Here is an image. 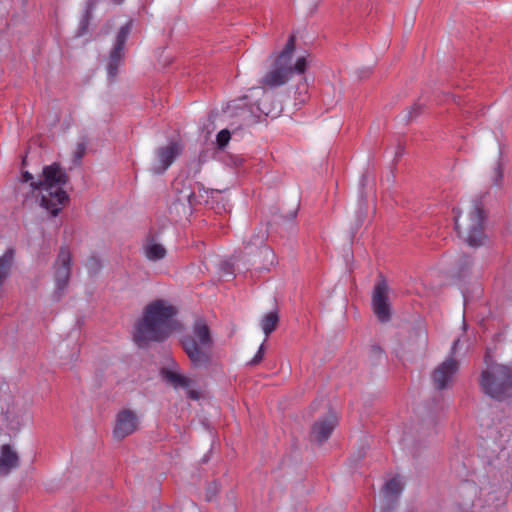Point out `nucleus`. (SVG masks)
<instances>
[{
    "label": "nucleus",
    "mask_w": 512,
    "mask_h": 512,
    "mask_svg": "<svg viewBox=\"0 0 512 512\" xmlns=\"http://www.w3.org/2000/svg\"><path fill=\"white\" fill-rule=\"evenodd\" d=\"M372 73V68L367 67L360 71V78L368 77Z\"/></svg>",
    "instance_id": "f704fd0d"
},
{
    "label": "nucleus",
    "mask_w": 512,
    "mask_h": 512,
    "mask_svg": "<svg viewBox=\"0 0 512 512\" xmlns=\"http://www.w3.org/2000/svg\"><path fill=\"white\" fill-rule=\"evenodd\" d=\"M425 104L419 100L411 104L400 115L401 123L405 126L413 124V122L424 112Z\"/></svg>",
    "instance_id": "b1692460"
},
{
    "label": "nucleus",
    "mask_w": 512,
    "mask_h": 512,
    "mask_svg": "<svg viewBox=\"0 0 512 512\" xmlns=\"http://www.w3.org/2000/svg\"><path fill=\"white\" fill-rule=\"evenodd\" d=\"M481 388L489 397L503 400L512 392V375L508 367L494 364L481 374Z\"/></svg>",
    "instance_id": "0eeeda50"
},
{
    "label": "nucleus",
    "mask_w": 512,
    "mask_h": 512,
    "mask_svg": "<svg viewBox=\"0 0 512 512\" xmlns=\"http://www.w3.org/2000/svg\"><path fill=\"white\" fill-rule=\"evenodd\" d=\"M98 0H87L85 2V9L80 20L75 37L79 38L88 33V28L93 17V10Z\"/></svg>",
    "instance_id": "412c9836"
},
{
    "label": "nucleus",
    "mask_w": 512,
    "mask_h": 512,
    "mask_svg": "<svg viewBox=\"0 0 512 512\" xmlns=\"http://www.w3.org/2000/svg\"><path fill=\"white\" fill-rule=\"evenodd\" d=\"M404 153V150L401 146H398L396 152H395V160H397L399 157H401Z\"/></svg>",
    "instance_id": "4c0bfd02"
},
{
    "label": "nucleus",
    "mask_w": 512,
    "mask_h": 512,
    "mask_svg": "<svg viewBox=\"0 0 512 512\" xmlns=\"http://www.w3.org/2000/svg\"><path fill=\"white\" fill-rule=\"evenodd\" d=\"M132 27V20H129L126 24L120 27L115 38V43L109 52L106 69L110 82H113L115 77L118 75V69L124 60L125 44L132 31Z\"/></svg>",
    "instance_id": "1a4fd4ad"
},
{
    "label": "nucleus",
    "mask_w": 512,
    "mask_h": 512,
    "mask_svg": "<svg viewBox=\"0 0 512 512\" xmlns=\"http://www.w3.org/2000/svg\"><path fill=\"white\" fill-rule=\"evenodd\" d=\"M306 67H307V61L305 59V57H299L295 64L293 65L291 63V69H292V76L294 75L295 72L297 73H304V71L306 70Z\"/></svg>",
    "instance_id": "7c9ffc66"
},
{
    "label": "nucleus",
    "mask_w": 512,
    "mask_h": 512,
    "mask_svg": "<svg viewBox=\"0 0 512 512\" xmlns=\"http://www.w3.org/2000/svg\"><path fill=\"white\" fill-rule=\"evenodd\" d=\"M501 155H502V152H500V157L497 160V162L495 163V167L493 170L492 181L495 186H500L502 184V180H503V163L501 160Z\"/></svg>",
    "instance_id": "bb28decb"
},
{
    "label": "nucleus",
    "mask_w": 512,
    "mask_h": 512,
    "mask_svg": "<svg viewBox=\"0 0 512 512\" xmlns=\"http://www.w3.org/2000/svg\"><path fill=\"white\" fill-rule=\"evenodd\" d=\"M225 161L228 165H231L233 167H239L243 164L244 159L238 155H229L227 156Z\"/></svg>",
    "instance_id": "72a5a7b5"
},
{
    "label": "nucleus",
    "mask_w": 512,
    "mask_h": 512,
    "mask_svg": "<svg viewBox=\"0 0 512 512\" xmlns=\"http://www.w3.org/2000/svg\"><path fill=\"white\" fill-rule=\"evenodd\" d=\"M279 323V315L277 310H273L265 314L260 320V327L265 334V339L276 329ZM266 340H264L265 342Z\"/></svg>",
    "instance_id": "393cba45"
},
{
    "label": "nucleus",
    "mask_w": 512,
    "mask_h": 512,
    "mask_svg": "<svg viewBox=\"0 0 512 512\" xmlns=\"http://www.w3.org/2000/svg\"><path fill=\"white\" fill-rule=\"evenodd\" d=\"M313 436L316 440H320V430L317 428V424L313 427Z\"/></svg>",
    "instance_id": "e433bc0d"
},
{
    "label": "nucleus",
    "mask_w": 512,
    "mask_h": 512,
    "mask_svg": "<svg viewBox=\"0 0 512 512\" xmlns=\"http://www.w3.org/2000/svg\"><path fill=\"white\" fill-rule=\"evenodd\" d=\"M265 239V232L263 230H259L252 235L248 242L245 243V249H248L252 245L255 246L265 262V269H268L267 266L274 264L275 254L269 246L265 245Z\"/></svg>",
    "instance_id": "dca6fc26"
},
{
    "label": "nucleus",
    "mask_w": 512,
    "mask_h": 512,
    "mask_svg": "<svg viewBox=\"0 0 512 512\" xmlns=\"http://www.w3.org/2000/svg\"><path fill=\"white\" fill-rule=\"evenodd\" d=\"M231 139V133L230 130H219L218 134L216 135V147L219 150H224V148L228 145L229 141Z\"/></svg>",
    "instance_id": "cd10ccee"
},
{
    "label": "nucleus",
    "mask_w": 512,
    "mask_h": 512,
    "mask_svg": "<svg viewBox=\"0 0 512 512\" xmlns=\"http://www.w3.org/2000/svg\"><path fill=\"white\" fill-rule=\"evenodd\" d=\"M222 269H223L225 272H227V273H230V274L232 273V272L230 271V264H229V263H225V264L223 265Z\"/></svg>",
    "instance_id": "ea45409f"
},
{
    "label": "nucleus",
    "mask_w": 512,
    "mask_h": 512,
    "mask_svg": "<svg viewBox=\"0 0 512 512\" xmlns=\"http://www.w3.org/2000/svg\"><path fill=\"white\" fill-rule=\"evenodd\" d=\"M43 180L31 182V187L37 189L41 194V206L52 216H57L62 209V205L68 201L69 197L64 190L68 181L66 172L59 164L53 163L43 169Z\"/></svg>",
    "instance_id": "7ed1b4c3"
},
{
    "label": "nucleus",
    "mask_w": 512,
    "mask_h": 512,
    "mask_svg": "<svg viewBox=\"0 0 512 512\" xmlns=\"http://www.w3.org/2000/svg\"><path fill=\"white\" fill-rule=\"evenodd\" d=\"M326 82L322 83V104L333 105L340 96V78L332 70L325 72Z\"/></svg>",
    "instance_id": "2eb2a0df"
},
{
    "label": "nucleus",
    "mask_w": 512,
    "mask_h": 512,
    "mask_svg": "<svg viewBox=\"0 0 512 512\" xmlns=\"http://www.w3.org/2000/svg\"><path fill=\"white\" fill-rule=\"evenodd\" d=\"M264 343H265V342H263V343L259 346L257 353H256V354H255V356L250 360V362H249V364H250V365H257V364H259V363L262 361L263 356H264V352H265V346H264Z\"/></svg>",
    "instance_id": "473e14b6"
},
{
    "label": "nucleus",
    "mask_w": 512,
    "mask_h": 512,
    "mask_svg": "<svg viewBox=\"0 0 512 512\" xmlns=\"http://www.w3.org/2000/svg\"><path fill=\"white\" fill-rule=\"evenodd\" d=\"M86 268L88 269L89 273L95 274L100 270L101 262L97 257L91 256L86 262Z\"/></svg>",
    "instance_id": "c756f323"
},
{
    "label": "nucleus",
    "mask_w": 512,
    "mask_h": 512,
    "mask_svg": "<svg viewBox=\"0 0 512 512\" xmlns=\"http://www.w3.org/2000/svg\"><path fill=\"white\" fill-rule=\"evenodd\" d=\"M459 344V339H456L454 342H453V345L451 347V353H454L456 348H457V345Z\"/></svg>",
    "instance_id": "58836bf2"
},
{
    "label": "nucleus",
    "mask_w": 512,
    "mask_h": 512,
    "mask_svg": "<svg viewBox=\"0 0 512 512\" xmlns=\"http://www.w3.org/2000/svg\"><path fill=\"white\" fill-rule=\"evenodd\" d=\"M165 379L176 389H187V395L190 399L197 400L199 398L197 391L189 389L193 384V380L191 378L174 371H167L165 373Z\"/></svg>",
    "instance_id": "6ab92c4d"
},
{
    "label": "nucleus",
    "mask_w": 512,
    "mask_h": 512,
    "mask_svg": "<svg viewBox=\"0 0 512 512\" xmlns=\"http://www.w3.org/2000/svg\"><path fill=\"white\" fill-rule=\"evenodd\" d=\"M454 220L458 236L469 246L478 247L483 244L485 238L483 231L484 215L480 200L473 202L470 211L465 216L457 213Z\"/></svg>",
    "instance_id": "39448f33"
},
{
    "label": "nucleus",
    "mask_w": 512,
    "mask_h": 512,
    "mask_svg": "<svg viewBox=\"0 0 512 512\" xmlns=\"http://www.w3.org/2000/svg\"><path fill=\"white\" fill-rule=\"evenodd\" d=\"M86 151V143L80 142L77 144L76 149L73 152V163L79 165Z\"/></svg>",
    "instance_id": "c85d7f7f"
},
{
    "label": "nucleus",
    "mask_w": 512,
    "mask_h": 512,
    "mask_svg": "<svg viewBox=\"0 0 512 512\" xmlns=\"http://www.w3.org/2000/svg\"><path fill=\"white\" fill-rule=\"evenodd\" d=\"M193 193H190L186 196V199L188 200L189 203H191V197H192Z\"/></svg>",
    "instance_id": "a19ab883"
},
{
    "label": "nucleus",
    "mask_w": 512,
    "mask_h": 512,
    "mask_svg": "<svg viewBox=\"0 0 512 512\" xmlns=\"http://www.w3.org/2000/svg\"><path fill=\"white\" fill-rule=\"evenodd\" d=\"M459 369V363L452 357L443 361L432 374L433 384L436 389L443 390L449 387L454 375Z\"/></svg>",
    "instance_id": "ddd939ff"
},
{
    "label": "nucleus",
    "mask_w": 512,
    "mask_h": 512,
    "mask_svg": "<svg viewBox=\"0 0 512 512\" xmlns=\"http://www.w3.org/2000/svg\"><path fill=\"white\" fill-rule=\"evenodd\" d=\"M139 425V419L136 413L130 409H123L116 416L113 436L115 439L122 440L134 433Z\"/></svg>",
    "instance_id": "9b49d317"
},
{
    "label": "nucleus",
    "mask_w": 512,
    "mask_h": 512,
    "mask_svg": "<svg viewBox=\"0 0 512 512\" xmlns=\"http://www.w3.org/2000/svg\"><path fill=\"white\" fill-rule=\"evenodd\" d=\"M403 490V484L398 477H394L386 482L383 492L388 498H396L398 497Z\"/></svg>",
    "instance_id": "a878e982"
},
{
    "label": "nucleus",
    "mask_w": 512,
    "mask_h": 512,
    "mask_svg": "<svg viewBox=\"0 0 512 512\" xmlns=\"http://www.w3.org/2000/svg\"><path fill=\"white\" fill-rule=\"evenodd\" d=\"M15 250L8 248L0 256V287L3 285L5 279L9 276L11 268L14 263Z\"/></svg>",
    "instance_id": "5701e85b"
},
{
    "label": "nucleus",
    "mask_w": 512,
    "mask_h": 512,
    "mask_svg": "<svg viewBox=\"0 0 512 512\" xmlns=\"http://www.w3.org/2000/svg\"><path fill=\"white\" fill-rule=\"evenodd\" d=\"M72 256L66 247H62L54 263L55 290L53 297L60 300L64 295L71 276Z\"/></svg>",
    "instance_id": "9d476101"
},
{
    "label": "nucleus",
    "mask_w": 512,
    "mask_h": 512,
    "mask_svg": "<svg viewBox=\"0 0 512 512\" xmlns=\"http://www.w3.org/2000/svg\"><path fill=\"white\" fill-rule=\"evenodd\" d=\"M470 263H471V261L469 259H467L466 264L469 265Z\"/></svg>",
    "instance_id": "37998d69"
},
{
    "label": "nucleus",
    "mask_w": 512,
    "mask_h": 512,
    "mask_svg": "<svg viewBox=\"0 0 512 512\" xmlns=\"http://www.w3.org/2000/svg\"><path fill=\"white\" fill-rule=\"evenodd\" d=\"M338 424L339 413L334 407L329 406L327 413L322 416V442L331 436Z\"/></svg>",
    "instance_id": "aec40b11"
},
{
    "label": "nucleus",
    "mask_w": 512,
    "mask_h": 512,
    "mask_svg": "<svg viewBox=\"0 0 512 512\" xmlns=\"http://www.w3.org/2000/svg\"><path fill=\"white\" fill-rule=\"evenodd\" d=\"M212 338L210 330L202 320L195 322L193 335L185 336L182 339V346L191 363L195 367L206 366L211 360Z\"/></svg>",
    "instance_id": "20e7f679"
},
{
    "label": "nucleus",
    "mask_w": 512,
    "mask_h": 512,
    "mask_svg": "<svg viewBox=\"0 0 512 512\" xmlns=\"http://www.w3.org/2000/svg\"><path fill=\"white\" fill-rule=\"evenodd\" d=\"M19 466L18 454L10 445H2L0 450V475L7 476L11 470Z\"/></svg>",
    "instance_id": "f3484780"
},
{
    "label": "nucleus",
    "mask_w": 512,
    "mask_h": 512,
    "mask_svg": "<svg viewBox=\"0 0 512 512\" xmlns=\"http://www.w3.org/2000/svg\"><path fill=\"white\" fill-rule=\"evenodd\" d=\"M142 252L144 256L152 262L160 261L167 255L166 248L157 242L153 236H148L145 239L142 245Z\"/></svg>",
    "instance_id": "a211bd4d"
},
{
    "label": "nucleus",
    "mask_w": 512,
    "mask_h": 512,
    "mask_svg": "<svg viewBox=\"0 0 512 512\" xmlns=\"http://www.w3.org/2000/svg\"><path fill=\"white\" fill-rule=\"evenodd\" d=\"M372 307L375 315L381 322L390 320V304L388 299V286L385 281L377 283L372 296Z\"/></svg>",
    "instance_id": "f8f14e48"
},
{
    "label": "nucleus",
    "mask_w": 512,
    "mask_h": 512,
    "mask_svg": "<svg viewBox=\"0 0 512 512\" xmlns=\"http://www.w3.org/2000/svg\"><path fill=\"white\" fill-rule=\"evenodd\" d=\"M462 500L460 509L462 512H482L484 508L480 498H477L479 489L474 483H467L461 488Z\"/></svg>",
    "instance_id": "4468645a"
},
{
    "label": "nucleus",
    "mask_w": 512,
    "mask_h": 512,
    "mask_svg": "<svg viewBox=\"0 0 512 512\" xmlns=\"http://www.w3.org/2000/svg\"><path fill=\"white\" fill-rule=\"evenodd\" d=\"M116 4H120L123 0H112Z\"/></svg>",
    "instance_id": "79ce46f5"
},
{
    "label": "nucleus",
    "mask_w": 512,
    "mask_h": 512,
    "mask_svg": "<svg viewBox=\"0 0 512 512\" xmlns=\"http://www.w3.org/2000/svg\"><path fill=\"white\" fill-rule=\"evenodd\" d=\"M267 114H263L258 106L247 104V96L230 101L221 111H211L209 125L224 128H248L255 124L267 123Z\"/></svg>",
    "instance_id": "f03ea898"
},
{
    "label": "nucleus",
    "mask_w": 512,
    "mask_h": 512,
    "mask_svg": "<svg viewBox=\"0 0 512 512\" xmlns=\"http://www.w3.org/2000/svg\"><path fill=\"white\" fill-rule=\"evenodd\" d=\"M177 311L167 301L156 300L146 306L143 317L135 324L133 339L143 348L150 342H162L176 328Z\"/></svg>",
    "instance_id": "f257e3e1"
},
{
    "label": "nucleus",
    "mask_w": 512,
    "mask_h": 512,
    "mask_svg": "<svg viewBox=\"0 0 512 512\" xmlns=\"http://www.w3.org/2000/svg\"><path fill=\"white\" fill-rule=\"evenodd\" d=\"M427 341L428 337L426 331L423 328H417L411 331L410 336L406 342V348L410 352L424 349Z\"/></svg>",
    "instance_id": "4be33fe9"
},
{
    "label": "nucleus",
    "mask_w": 512,
    "mask_h": 512,
    "mask_svg": "<svg viewBox=\"0 0 512 512\" xmlns=\"http://www.w3.org/2000/svg\"><path fill=\"white\" fill-rule=\"evenodd\" d=\"M184 150V143L179 134L168 139V142L157 148L156 150V163L151 167V172L156 175L163 174L179 157Z\"/></svg>",
    "instance_id": "6e6552de"
},
{
    "label": "nucleus",
    "mask_w": 512,
    "mask_h": 512,
    "mask_svg": "<svg viewBox=\"0 0 512 512\" xmlns=\"http://www.w3.org/2000/svg\"><path fill=\"white\" fill-rule=\"evenodd\" d=\"M295 48L296 37L291 35L283 50L274 56L271 70L260 81L262 86L273 89L286 84L291 79V59Z\"/></svg>",
    "instance_id": "423d86ee"
},
{
    "label": "nucleus",
    "mask_w": 512,
    "mask_h": 512,
    "mask_svg": "<svg viewBox=\"0 0 512 512\" xmlns=\"http://www.w3.org/2000/svg\"><path fill=\"white\" fill-rule=\"evenodd\" d=\"M33 179L32 174H30L28 171L24 172L22 175L23 182H29Z\"/></svg>",
    "instance_id": "c9c22d12"
},
{
    "label": "nucleus",
    "mask_w": 512,
    "mask_h": 512,
    "mask_svg": "<svg viewBox=\"0 0 512 512\" xmlns=\"http://www.w3.org/2000/svg\"><path fill=\"white\" fill-rule=\"evenodd\" d=\"M383 355H384V352L381 349V347H379L377 345L371 346L370 351H369V357H370L371 361L375 362L377 360H380L383 357Z\"/></svg>",
    "instance_id": "2f4dec72"
}]
</instances>
